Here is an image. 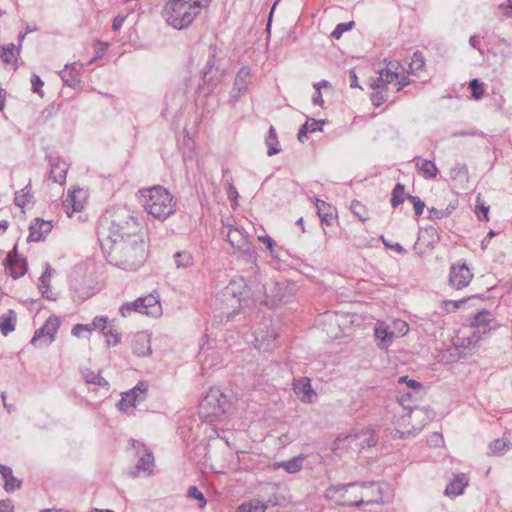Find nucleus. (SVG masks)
Masks as SVG:
<instances>
[{
	"mask_svg": "<svg viewBox=\"0 0 512 512\" xmlns=\"http://www.w3.org/2000/svg\"><path fill=\"white\" fill-rule=\"evenodd\" d=\"M509 445H510V442H508L504 439H501V438L495 439L488 446V455H493V456L502 455L507 451Z\"/></svg>",
	"mask_w": 512,
	"mask_h": 512,
	"instance_id": "f704fd0d",
	"label": "nucleus"
},
{
	"mask_svg": "<svg viewBox=\"0 0 512 512\" xmlns=\"http://www.w3.org/2000/svg\"><path fill=\"white\" fill-rule=\"evenodd\" d=\"M68 69L69 64H66L65 69L60 72V77L66 86L75 88L80 84V79L72 72H68Z\"/></svg>",
	"mask_w": 512,
	"mask_h": 512,
	"instance_id": "ea45409f",
	"label": "nucleus"
},
{
	"mask_svg": "<svg viewBox=\"0 0 512 512\" xmlns=\"http://www.w3.org/2000/svg\"><path fill=\"white\" fill-rule=\"evenodd\" d=\"M428 212H429L428 218L430 220H439V219L447 217V213L446 212H443V210H439V209L434 208V207L430 208L428 210Z\"/></svg>",
	"mask_w": 512,
	"mask_h": 512,
	"instance_id": "bf43d9fd",
	"label": "nucleus"
},
{
	"mask_svg": "<svg viewBox=\"0 0 512 512\" xmlns=\"http://www.w3.org/2000/svg\"><path fill=\"white\" fill-rule=\"evenodd\" d=\"M470 298H463L457 301L454 300H444L442 302L444 309L447 312H454L456 309H458L462 304L466 303Z\"/></svg>",
	"mask_w": 512,
	"mask_h": 512,
	"instance_id": "8fccbe9b",
	"label": "nucleus"
},
{
	"mask_svg": "<svg viewBox=\"0 0 512 512\" xmlns=\"http://www.w3.org/2000/svg\"><path fill=\"white\" fill-rule=\"evenodd\" d=\"M210 2L211 0H167L162 9V16L168 25L182 30L190 26Z\"/></svg>",
	"mask_w": 512,
	"mask_h": 512,
	"instance_id": "20e7f679",
	"label": "nucleus"
},
{
	"mask_svg": "<svg viewBox=\"0 0 512 512\" xmlns=\"http://www.w3.org/2000/svg\"><path fill=\"white\" fill-rule=\"evenodd\" d=\"M31 85H32V91L34 93H37L40 96L43 95V93L41 91V87L44 85V83H43V81L41 80V78L38 75H36V74L32 75V77H31Z\"/></svg>",
	"mask_w": 512,
	"mask_h": 512,
	"instance_id": "4d7b16f0",
	"label": "nucleus"
},
{
	"mask_svg": "<svg viewBox=\"0 0 512 512\" xmlns=\"http://www.w3.org/2000/svg\"><path fill=\"white\" fill-rule=\"evenodd\" d=\"M425 65V59L421 52L417 51L413 54L412 61L409 65L410 73L417 74Z\"/></svg>",
	"mask_w": 512,
	"mask_h": 512,
	"instance_id": "a19ab883",
	"label": "nucleus"
},
{
	"mask_svg": "<svg viewBox=\"0 0 512 512\" xmlns=\"http://www.w3.org/2000/svg\"><path fill=\"white\" fill-rule=\"evenodd\" d=\"M266 509L267 505L259 500H253L239 506V510L242 512H265Z\"/></svg>",
	"mask_w": 512,
	"mask_h": 512,
	"instance_id": "58836bf2",
	"label": "nucleus"
},
{
	"mask_svg": "<svg viewBox=\"0 0 512 512\" xmlns=\"http://www.w3.org/2000/svg\"><path fill=\"white\" fill-rule=\"evenodd\" d=\"M492 320L491 312L483 309L473 316L471 319V325L477 328H486Z\"/></svg>",
	"mask_w": 512,
	"mask_h": 512,
	"instance_id": "2f4dec72",
	"label": "nucleus"
},
{
	"mask_svg": "<svg viewBox=\"0 0 512 512\" xmlns=\"http://www.w3.org/2000/svg\"><path fill=\"white\" fill-rule=\"evenodd\" d=\"M104 335L107 337V344L109 346L117 345L121 340V334L112 326L108 327V329L104 332Z\"/></svg>",
	"mask_w": 512,
	"mask_h": 512,
	"instance_id": "49530a36",
	"label": "nucleus"
},
{
	"mask_svg": "<svg viewBox=\"0 0 512 512\" xmlns=\"http://www.w3.org/2000/svg\"><path fill=\"white\" fill-rule=\"evenodd\" d=\"M375 337L379 340L378 346L380 348L389 347L394 338V332L388 330V327L384 323H377L374 329Z\"/></svg>",
	"mask_w": 512,
	"mask_h": 512,
	"instance_id": "4be33fe9",
	"label": "nucleus"
},
{
	"mask_svg": "<svg viewBox=\"0 0 512 512\" xmlns=\"http://www.w3.org/2000/svg\"><path fill=\"white\" fill-rule=\"evenodd\" d=\"M92 324H93V327H94L95 329L100 330L103 334H104V332H105V331L108 329V327H109V326H108V319H107V317H103V316H101V317H95V318H94V320H93V322H92Z\"/></svg>",
	"mask_w": 512,
	"mask_h": 512,
	"instance_id": "6e6d98bb",
	"label": "nucleus"
},
{
	"mask_svg": "<svg viewBox=\"0 0 512 512\" xmlns=\"http://www.w3.org/2000/svg\"><path fill=\"white\" fill-rule=\"evenodd\" d=\"M407 198V195L405 194V186L402 183H397L391 193V205L393 208L398 207L400 204H402Z\"/></svg>",
	"mask_w": 512,
	"mask_h": 512,
	"instance_id": "72a5a7b5",
	"label": "nucleus"
},
{
	"mask_svg": "<svg viewBox=\"0 0 512 512\" xmlns=\"http://www.w3.org/2000/svg\"><path fill=\"white\" fill-rule=\"evenodd\" d=\"M16 313L13 310H9L7 315L0 316V330L3 335H8L10 332L15 330Z\"/></svg>",
	"mask_w": 512,
	"mask_h": 512,
	"instance_id": "c756f323",
	"label": "nucleus"
},
{
	"mask_svg": "<svg viewBox=\"0 0 512 512\" xmlns=\"http://www.w3.org/2000/svg\"><path fill=\"white\" fill-rule=\"evenodd\" d=\"M258 287V294H255L254 300L268 307L289 302L296 291L295 284L288 280L275 282L269 292L266 291L264 285Z\"/></svg>",
	"mask_w": 512,
	"mask_h": 512,
	"instance_id": "0eeeda50",
	"label": "nucleus"
},
{
	"mask_svg": "<svg viewBox=\"0 0 512 512\" xmlns=\"http://www.w3.org/2000/svg\"><path fill=\"white\" fill-rule=\"evenodd\" d=\"M139 198L145 211L156 219L165 220L176 211V200L163 186L142 188Z\"/></svg>",
	"mask_w": 512,
	"mask_h": 512,
	"instance_id": "39448f33",
	"label": "nucleus"
},
{
	"mask_svg": "<svg viewBox=\"0 0 512 512\" xmlns=\"http://www.w3.org/2000/svg\"><path fill=\"white\" fill-rule=\"evenodd\" d=\"M381 240H382L383 244L385 245V247L390 248L399 254L403 255L407 252L406 249L399 243L391 244L383 236L381 237Z\"/></svg>",
	"mask_w": 512,
	"mask_h": 512,
	"instance_id": "052dcab7",
	"label": "nucleus"
},
{
	"mask_svg": "<svg viewBox=\"0 0 512 512\" xmlns=\"http://www.w3.org/2000/svg\"><path fill=\"white\" fill-rule=\"evenodd\" d=\"M342 441L349 449L358 453L361 452V450L370 448L377 443L375 432L371 429H363L354 434H349Z\"/></svg>",
	"mask_w": 512,
	"mask_h": 512,
	"instance_id": "1a4fd4ad",
	"label": "nucleus"
},
{
	"mask_svg": "<svg viewBox=\"0 0 512 512\" xmlns=\"http://www.w3.org/2000/svg\"><path fill=\"white\" fill-rule=\"evenodd\" d=\"M258 239L260 242H262L266 245L267 249L270 251L271 254L274 253L273 247L275 245V242L270 236H268V235L259 236Z\"/></svg>",
	"mask_w": 512,
	"mask_h": 512,
	"instance_id": "e2e57ef3",
	"label": "nucleus"
},
{
	"mask_svg": "<svg viewBox=\"0 0 512 512\" xmlns=\"http://www.w3.org/2000/svg\"><path fill=\"white\" fill-rule=\"evenodd\" d=\"M473 274L469 267L463 264H453L450 268L449 284L455 289H461L469 285Z\"/></svg>",
	"mask_w": 512,
	"mask_h": 512,
	"instance_id": "f8f14e48",
	"label": "nucleus"
},
{
	"mask_svg": "<svg viewBox=\"0 0 512 512\" xmlns=\"http://www.w3.org/2000/svg\"><path fill=\"white\" fill-rule=\"evenodd\" d=\"M86 193L83 189L78 188L70 192L63 201V208L66 213L71 216L74 212H80L84 208Z\"/></svg>",
	"mask_w": 512,
	"mask_h": 512,
	"instance_id": "4468645a",
	"label": "nucleus"
},
{
	"mask_svg": "<svg viewBox=\"0 0 512 512\" xmlns=\"http://www.w3.org/2000/svg\"><path fill=\"white\" fill-rule=\"evenodd\" d=\"M353 26V21L347 23H339L331 33V36L335 39H339L344 32L350 30Z\"/></svg>",
	"mask_w": 512,
	"mask_h": 512,
	"instance_id": "09e8293b",
	"label": "nucleus"
},
{
	"mask_svg": "<svg viewBox=\"0 0 512 512\" xmlns=\"http://www.w3.org/2000/svg\"><path fill=\"white\" fill-rule=\"evenodd\" d=\"M434 412L425 407H414L404 413V422L407 421L410 429L393 428L390 435L394 439H403L418 434L429 422L432 421Z\"/></svg>",
	"mask_w": 512,
	"mask_h": 512,
	"instance_id": "6e6552de",
	"label": "nucleus"
},
{
	"mask_svg": "<svg viewBox=\"0 0 512 512\" xmlns=\"http://www.w3.org/2000/svg\"><path fill=\"white\" fill-rule=\"evenodd\" d=\"M132 349L133 353L137 356L144 357L150 355L152 350L149 336L143 332L136 334L133 339Z\"/></svg>",
	"mask_w": 512,
	"mask_h": 512,
	"instance_id": "6ab92c4d",
	"label": "nucleus"
},
{
	"mask_svg": "<svg viewBox=\"0 0 512 512\" xmlns=\"http://www.w3.org/2000/svg\"><path fill=\"white\" fill-rule=\"evenodd\" d=\"M249 78L250 70L246 67H242L235 77L234 86L231 91L232 98L238 99L246 93L248 89Z\"/></svg>",
	"mask_w": 512,
	"mask_h": 512,
	"instance_id": "a211bd4d",
	"label": "nucleus"
},
{
	"mask_svg": "<svg viewBox=\"0 0 512 512\" xmlns=\"http://www.w3.org/2000/svg\"><path fill=\"white\" fill-rule=\"evenodd\" d=\"M398 66V62H389L386 68L380 70L379 74L383 77L386 85L398 79V73L395 71Z\"/></svg>",
	"mask_w": 512,
	"mask_h": 512,
	"instance_id": "c9c22d12",
	"label": "nucleus"
},
{
	"mask_svg": "<svg viewBox=\"0 0 512 512\" xmlns=\"http://www.w3.org/2000/svg\"><path fill=\"white\" fill-rule=\"evenodd\" d=\"M0 474L5 480L4 488L7 492H13L21 487V481L13 476L10 467L0 464Z\"/></svg>",
	"mask_w": 512,
	"mask_h": 512,
	"instance_id": "5701e85b",
	"label": "nucleus"
},
{
	"mask_svg": "<svg viewBox=\"0 0 512 512\" xmlns=\"http://www.w3.org/2000/svg\"><path fill=\"white\" fill-rule=\"evenodd\" d=\"M33 199L31 181L19 192L15 193L14 203L24 208Z\"/></svg>",
	"mask_w": 512,
	"mask_h": 512,
	"instance_id": "7c9ffc66",
	"label": "nucleus"
},
{
	"mask_svg": "<svg viewBox=\"0 0 512 512\" xmlns=\"http://www.w3.org/2000/svg\"><path fill=\"white\" fill-rule=\"evenodd\" d=\"M132 447L136 450L138 457L136 464L137 469L150 473L154 466V458L150 449L137 440H132Z\"/></svg>",
	"mask_w": 512,
	"mask_h": 512,
	"instance_id": "ddd939ff",
	"label": "nucleus"
},
{
	"mask_svg": "<svg viewBox=\"0 0 512 512\" xmlns=\"http://www.w3.org/2000/svg\"><path fill=\"white\" fill-rule=\"evenodd\" d=\"M314 88H315V93L313 95L312 102L314 105L321 106L323 104V98H322V93L320 90V84H314Z\"/></svg>",
	"mask_w": 512,
	"mask_h": 512,
	"instance_id": "0e129e2a",
	"label": "nucleus"
},
{
	"mask_svg": "<svg viewBox=\"0 0 512 512\" xmlns=\"http://www.w3.org/2000/svg\"><path fill=\"white\" fill-rule=\"evenodd\" d=\"M52 272H53L52 267L49 264H46V269L42 273V275L39 279V281H40L39 289L47 288L48 286H50V279L52 277Z\"/></svg>",
	"mask_w": 512,
	"mask_h": 512,
	"instance_id": "de8ad7c7",
	"label": "nucleus"
},
{
	"mask_svg": "<svg viewBox=\"0 0 512 512\" xmlns=\"http://www.w3.org/2000/svg\"><path fill=\"white\" fill-rule=\"evenodd\" d=\"M469 479L466 474L460 473L454 475L453 479L447 484L444 494L450 498L463 494L467 487Z\"/></svg>",
	"mask_w": 512,
	"mask_h": 512,
	"instance_id": "f3484780",
	"label": "nucleus"
},
{
	"mask_svg": "<svg viewBox=\"0 0 512 512\" xmlns=\"http://www.w3.org/2000/svg\"><path fill=\"white\" fill-rule=\"evenodd\" d=\"M138 220L125 209H118L102 217L97 225V237L101 249L111 248L120 241L142 237Z\"/></svg>",
	"mask_w": 512,
	"mask_h": 512,
	"instance_id": "f257e3e1",
	"label": "nucleus"
},
{
	"mask_svg": "<svg viewBox=\"0 0 512 512\" xmlns=\"http://www.w3.org/2000/svg\"><path fill=\"white\" fill-rule=\"evenodd\" d=\"M429 446L439 447L443 443V437L441 434L434 432L427 440Z\"/></svg>",
	"mask_w": 512,
	"mask_h": 512,
	"instance_id": "680f3d73",
	"label": "nucleus"
},
{
	"mask_svg": "<svg viewBox=\"0 0 512 512\" xmlns=\"http://www.w3.org/2000/svg\"><path fill=\"white\" fill-rule=\"evenodd\" d=\"M131 312L144 314V306L141 304L140 298L133 302H127L120 307V313L123 317L130 315Z\"/></svg>",
	"mask_w": 512,
	"mask_h": 512,
	"instance_id": "e433bc0d",
	"label": "nucleus"
},
{
	"mask_svg": "<svg viewBox=\"0 0 512 512\" xmlns=\"http://www.w3.org/2000/svg\"><path fill=\"white\" fill-rule=\"evenodd\" d=\"M303 460H304L303 456H296L287 461L275 462L273 464V469H278L281 467V468L285 469V471L287 473L294 474V473L299 472L302 469Z\"/></svg>",
	"mask_w": 512,
	"mask_h": 512,
	"instance_id": "b1692460",
	"label": "nucleus"
},
{
	"mask_svg": "<svg viewBox=\"0 0 512 512\" xmlns=\"http://www.w3.org/2000/svg\"><path fill=\"white\" fill-rule=\"evenodd\" d=\"M67 165L65 162L57 161L51 165L50 178L59 184H63L66 181Z\"/></svg>",
	"mask_w": 512,
	"mask_h": 512,
	"instance_id": "cd10ccee",
	"label": "nucleus"
},
{
	"mask_svg": "<svg viewBox=\"0 0 512 512\" xmlns=\"http://www.w3.org/2000/svg\"><path fill=\"white\" fill-rule=\"evenodd\" d=\"M350 209L352 213L362 222H365L369 219L368 210L365 205H363L358 200H353L350 205Z\"/></svg>",
	"mask_w": 512,
	"mask_h": 512,
	"instance_id": "4c0bfd02",
	"label": "nucleus"
},
{
	"mask_svg": "<svg viewBox=\"0 0 512 512\" xmlns=\"http://www.w3.org/2000/svg\"><path fill=\"white\" fill-rule=\"evenodd\" d=\"M325 497L341 506L368 505L381 499L380 487L374 482H351L331 485L325 490Z\"/></svg>",
	"mask_w": 512,
	"mask_h": 512,
	"instance_id": "f03ea898",
	"label": "nucleus"
},
{
	"mask_svg": "<svg viewBox=\"0 0 512 512\" xmlns=\"http://www.w3.org/2000/svg\"><path fill=\"white\" fill-rule=\"evenodd\" d=\"M232 402L218 388H211L199 404V416L207 422L221 420L231 413Z\"/></svg>",
	"mask_w": 512,
	"mask_h": 512,
	"instance_id": "423d86ee",
	"label": "nucleus"
},
{
	"mask_svg": "<svg viewBox=\"0 0 512 512\" xmlns=\"http://www.w3.org/2000/svg\"><path fill=\"white\" fill-rule=\"evenodd\" d=\"M108 261L124 270H135L146 257L145 242L142 237L120 241L111 248L102 249Z\"/></svg>",
	"mask_w": 512,
	"mask_h": 512,
	"instance_id": "7ed1b4c3",
	"label": "nucleus"
},
{
	"mask_svg": "<svg viewBox=\"0 0 512 512\" xmlns=\"http://www.w3.org/2000/svg\"><path fill=\"white\" fill-rule=\"evenodd\" d=\"M221 233L233 248L242 252L249 251L248 234L243 228L227 225L222 228Z\"/></svg>",
	"mask_w": 512,
	"mask_h": 512,
	"instance_id": "9b49d317",
	"label": "nucleus"
},
{
	"mask_svg": "<svg viewBox=\"0 0 512 512\" xmlns=\"http://www.w3.org/2000/svg\"><path fill=\"white\" fill-rule=\"evenodd\" d=\"M139 394L132 389L122 393L121 400L118 402V408L120 411L127 412L131 407H135L137 402H142Z\"/></svg>",
	"mask_w": 512,
	"mask_h": 512,
	"instance_id": "a878e982",
	"label": "nucleus"
},
{
	"mask_svg": "<svg viewBox=\"0 0 512 512\" xmlns=\"http://www.w3.org/2000/svg\"><path fill=\"white\" fill-rule=\"evenodd\" d=\"M174 261L177 268H188L194 264V258L188 251H179L174 254Z\"/></svg>",
	"mask_w": 512,
	"mask_h": 512,
	"instance_id": "473e14b6",
	"label": "nucleus"
},
{
	"mask_svg": "<svg viewBox=\"0 0 512 512\" xmlns=\"http://www.w3.org/2000/svg\"><path fill=\"white\" fill-rule=\"evenodd\" d=\"M265 144L268 148V150H267L268 156L276 155L281 151L277 133L273 126H270V128H269L268 135L265 139Z\"/></svg>",
	"mask_w": 512,
	"mask_h": 512,
	"instance_id": "c85d7f7f",
	"label": "nucleus"
},
{
	"mask_svg": "<svg viewBox=\"0 0 512 512\" xmlns=\"http://www.w3.org/2000/svg\"><path fill=\"white\" fill-rule=\"evenodd\" d=\"M407 199L413 204L415 215L420 216L423 213L425 203L418 196L408 194Z\"/></svg>",
	"mask_w": 512,
	"mask_h": 512,
	"instance_id": "3c124183",
	"label": "nucleus"
},
{
	"mask_svg": "<svg viewBox=\"0 0 512 512\" xmlns=\"http://www.w3.org/2000/svg\"><path fill=\"white\" fill-rule=\"evenodd\" d=\"M467 175L468 169L465 164H456V166L450 170V176L452 179H456L460 176L467 177Z\"/></svg>",
	"mask_w": 512,
	"mask_h": 512,
	"instance_id": "864d4df0",
	"label": "nucleus"
},
{
	"mask_svg": "<svg viewBox=\"0 0 512 512\" xmlns=\"http://www.w3.org/2000/svg\"><path fill=\"white\" fill-rule=\"evenodd\" d=\"M477 203H479V197L477 198ZM477 210L476 213L478 214V218L480 220H488V212H489V206H485L484 203L477 204L476 206Z\"/></svg>",
	"mask_w": 512,
	"mask_h": 512,
	"instance_id": "13d9d810",
	"label": "nucleus"
},
{
	"mask_svg": "<svg viewBox=\"0 0 512 512\" xmlns=\"http://www.w3.org/2000/svg\"><path fill=\"white\" fill-rule=\"evenodd\" d=\"M418 171L427 179L436 178L438 174V168L434 162L423 159L419 156L414 158Z\"/></svg>",
	"mask_w": 512,
	"mask_h": 512,
	"instance_id": "aec40b11",
	"label": "nucleus"
},
{
	"mask_svg": "<svg viewBox=\"0 0 512 512\" xmlns=\"http://www.w3.org/2000/svg\"><path fill=\"white\" fill-rule=\"evenodd\" d=\"M59 327V317L55 315L48 317L44 326L35 331V334L31 339V344L36 345L37 343H40L44 346L50 345L55 340V335Z\"/></svg>",
	"mask_w": 512,
	"mask_h": 512,
	"instance_id": "9d476101",
	"label": "nucleus"
},
{
	"mask_svg": "<svg viewBox=\"0 0 512 512\" xmlns=\"http://www.w3.org/2000/svg\"><path fill=\"white\" fill-rule=\"evenodd\" d=\"M325 123L324 120L308 119L299 129L297 138L303 143L307 138L308 132L321 131L322 126Z\"/></svg>",
	"mask_w": 512,
	"mask_h": 512,
	"instance_id": "393cba45",
	"label": "nucleus"
},
{
	"mask_svg": "<svg viewBox=\"0 0 512 512\" xmlns=\"http://www.w3.org/2000/svg\"><path fill=\"white\" fill-rule=\"evenodd\" d=\"M293 390L302 402L313 403L316 393L311 387L310 379L302 377L293 384Z\"/></svg>",
	"mask_w": 512,
	"mask_h": 512,
	"instance_id": "2eb2a0df",
	"label": "nucleus"
},
{
	"mask_svg": "<svg viewBox=\"0 0 512 512\" xmlns=\"http://www.w3.org/2000/svg\"><path fill=\"white\" fill-rule=\"evenodd\" d=\"M214 58H215V55H214V53H212L206 62L205 68L203 70V78H202L204 84H207L209 82L208 74L210 73V71L212 70V68L215 65Z\"/></svg>",
	"mask_w": 512,
	"mask_h": 512,
	"instance_id": "5fc2aeb1",
	"label": "nucleus"
},
{
	"mask_svg": "<svg viewBox=\"0 0 512 512\" xmlns=\"http://www.w3.org/2000/svg\"><path fill=\"white\" fill-rule=\"evenodd\" d=\"M499 10L505 16H512V0H507L506 3L500 4Z\"/></svg>",
	"mask_w": 512,
	"mask_h": 512,
	"instance_id": "338daca9",
	"label": "nucleus"
},
{
	"mask_svg": "<svg viewBox=\"0 0 512 512\" xmlns=\"http://www.w3.org/2000/svg\"><path fill=\"white\" fill-rule=\"evenodd\" d=\"M187 496L189 498H194L199 502V508H204L207 504V500L204 494L196 487L190 486L187 491Z\"/></svg>",
	"mask_w": 512,
	"mask_h": 512,
	"instance_id": "79ce46f5",
	"label": "nucleus"
},
{
	"mask_svg": "<svg viewBox=\"0 0 512 512\" xmlns=\"http://www.w3.org/2000/svg\"><path fill=\"white\" fill-rule=\"evenodd\" d=\"M91 328L88 325L84 324H76L72 328V335L76 337H80L83 331H90Z\"/></svg>",
	"mask_w": 512,
	"mask_h": 512,
	"instance_id": "69168bd1",
	"label": "nucleus"
},
{
	"mask_svg": "<svg viewBox=\"0 0 512 512\" xmlns=\"http://www.w3.org/2000/svg\"><path fill=\"white\" fill-rule=\"evenodd\" d=\"M316 208L321 223L330 226L334 220L330 205L325 201L317 199Z\"/></svg>",
	"mask_w": 512,
	"mask_h": 512,
	"instance_id": "bb28decb",
	"label": "nucleus"
},
{
	"mask_svg": "<svg viewBox=\"0 0 512 512\" xmlns=\"http://www.w3.org/2000/svg\"><path fill=\"white\" fill-rule=\"evenodd\" d=\"M141 304L144 306V314H153L154 312L150 310L151 308H155L158 304L157 299L152 296L140 297Z\"/></svg>",
	"mask_w": 512,
	"mask_h": 512,
	"instance_id": "c03bdc74",
	"label": "nucleus"
},
{
	"mask_svg": "<svg viewBox=\"0 0 512 512\" xmlns=\"http://www.w3.org/2000/svg\"><path fill=\"white\" fill-rule=\"evenodd\" d=\"M469 88L471 89V94L474 99H481L484 95V88L482 83L479 82L478 79H472L469 83Z\"/></svg>",
	"mask_w": 512,
	"mask_h": 512,
	"instance_id": "37998d69",
	"label": "nucleus"
},
{
	"mask_svg": "<svg viewBox=\"0 0 512 512\" xmlns=\"http://www.w3.org/2000/svg\"><path fill=\"white\" fill-rule=\"evenodd\" d=\"M7 261L8 272L14 279H18L26 273L27 263L24 259L13 258L12 254L9 253Z\"/></svg>",
	"mask_w": 512,
	"mask_h": 512,
	"instance_id": "412c9836",
	"label": "nucleus"
},
{
	"mask_svg": "<svg viewBox=\"0 0 512 512\" xmlns=\"http://www.w3.org/2000/svg\"><path fill=\"white\" fill-rule=\"evenodd\" d=\"M16 50V47L14 44H9L7 46H2L0 50V58L2 61L6 64L11 63L12 56L14 55V51Z\"/></svg>",
	"mask_w": 512,
	"mask_h": 512,
	"instance_id": "a18cd8bd",
	"label": "nucleus"
},
{
	"mask_svg": "<svg viewBox=\"0 0 512 512\" xmlns=\"http://www.w3.org/2000/svg\"><path fill=\"white\" fill-rule=\"evenodd\" d=\"M52 229L51 222L36 218L29 226L28 242H38L43 240Z\"/></svg>",
	"mask_w": 512,
	"mask_h": 512,
	"instance_id": "dca6fc26",
	"label": "nucleus"
},
{
	"mask_svg": "<svg viewBox=\"0 0 512 512\" xmlns=\"http://www.w3.org/2000/svg\"><path fill=\"white\" fill-rule=\"evenodd\" d=\"M14 507L10 499L0 501V512H13Z\"/></svg>",
	"mask_w": 512,
	"mask_h": 512,
	"instance_id": "774afa93",
	"label": "nucleus"
},
{
	"mask_svg": "<svg viewBox=\"0 0 512 512\" xmlns=\"http://www.w3.org/2000/svg\"><path fill=\"white\" fill-rule=\"evenodd\" d=\"M385 91L386 90H380L371 93L370 98L374 106L379 107L381 104L387 101V95L385 94Z\"/></svg>",
	"mask_w": 512,
	"mask_h": 512,
	"instance_id": "603ef678",
	"label": "nucleus"
}]
</instances>
